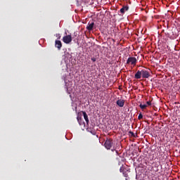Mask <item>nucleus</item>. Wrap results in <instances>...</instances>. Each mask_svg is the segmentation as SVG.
Here are the masks:
<instances>
[{"label":"nucleus","instance_id":"0eeeda50","mask_svg":"<svg viewBox=\"0 0 180 180\" xmlns=\"http://www.w3.org/2000/svg\"><path fill=\"white\" fill-rule=\"evenodd\" d=\"M142 76V73H141V70H138L137 72L135 74V79H140L141 78Z\"/></svg>","mask_w":180,"mask_h":180},{"label":"nucleus","instance_id":"6e6552de","mask_svg":"<svg viewBox=\"0 0 180 180\" xmlns=\"http://www.w3.org/2000/svg\"><path fill=\"white\" fill-rule=\"evenodd\" d=\"M94 26H95V23L94 22L89 23L87 27H86L87 30L91 32V30H94Z\"/></svg>","mask_w":180,"mask_h":180},{"label":"nucleus","instance_id":"dca6fc26","mask_svg":"<svg viewBox=\"0 0 180 180\" xmlns=\"http://www.w3.org/2000/svg\"><path fill=\"white\" fill-rule=\"evenodd\" d=\"M123 175L125 178H127V176H129V174H127V172H123Z\"/></svg>","mask_w":180,"mask_h":180},{"label":"nucleus","instance_id":"9d476101","mask_svg":"<svg viewBox=\"0 0 180 180\" xmlns=\"http://www.w3.org/2000/svg\"><path fill=\"white\" fill-rule=\"evenodd\" d=\"M127 11H129V6H124L120 9L121 13H124Z\"/></svg>","mask_w":180,"mask_h":180},{"label":"nucleus","instance_id":"a211bd4d","mask_svg":"<svg viewBox=\"0 0 180 180\" xmlns=\"http://www.w3.org/2000/svg\"><path fill=\"white\" fill-rule=\"evenodd\" d=\"M91 61H93V63H95V61H96V58H91Z\"/></svg>","mask_w":180,"mask_h":180},{"label":"nucleus","instance_id":"4468645a","mask_svg":"<svg viewBox=\"0 0 180 180\" xmlns=\"http://www.w3.org/2000/svg\"><path fill=\"white\" fill-rule=\"evenodd\" d=\"M129 134H131V137H136V134H134V133L133 131H129Z\"/></svg>","mask_w":180,"mask_h":180},{"label":"nucleus","instance_id":"f8f14e48","mask_svg":"<svg viewBox=\"0 0 180 180\" xmlns=\"http://www.w3.org/2000/svg\"><path fill=\"white\" fill-rule=\"evenodd\" d=\"M77 122L79 123V124H81V121L82 120V117L77 116Z\"/></svg>","mask_w":180,"mask_h":180},{"label":"nucleus","instance_id":"7ed1b4c3","mask_svg":"<svg viewBox=\"0 0 180 180\" xmlns=\"http://www.w3.org/2000/svg\"><path fill=\"white\" fill-rule=\"evenodd\" d=\"M127 64H131V65H136V64H137V59L134 57H129L127 60Z\"/></svg>","mask_w":180,"mask_h":180},{"label":"nucleus","instance_id":"423d86ee","mask_svg":"<svg viewBox=\"0 0 180 180\" xmlns=\"http://www.w3.org/2000/svg\"><path fill=\"white\" fill-rule=\"evenodd\" d=\"M117 105L120 106V108H123L124 106V100L120 99L117 101Z\"/></svg>","mask_w":180,"mask_h":180},{"label":"nucleus","instance_id":"aec40b11","mask_svg":"<svg viewBox=\"0 0 180 180\" xmlns=\"http://www.w3.org/2000/svg\"><path fill=\"white\" fill-rule=\"evenodd\" d=\"M61 37L60 36H59V37H58V39H60Z\"/></svg>","mask_w":180,"mask_h":180},{"label":"nucleus","instance_id":"f3484780","mask_svg":"<svg viewBox=\"0 0 180 180\" xmlns=\"http://www.w3.org/2000/svg\"><path fill=\"white\" fill-rule=\"evenodd\" d=\"M146 105H148V106H151V101H147Z\"/></svg>","mask_w":180,"mask_h":180},{"label":"nucleus","instance_id":"39448f33","mask_svg":"<svg viewBox=\"0 0 180 180\" xmlns=\"http://www.w3.org/2000/svg\"><path fill=\"white\" fill-rule=\"evenodd\" d=\"M55 46L57 47L58 50H61V48L63 47V44L61 43V41L56 40L55 41Z\"/></svg>","mask_w":180,"mask_h":180},{"label":"nucleus","instance_id":"f257e3e1","mask_svg":"<svg viewBox=\"0 0 180 180\" xmlns=\"http://www.w3.org/2000/svg\"><path fill=\"white\" fill-rule=\"evenodd\" d=\"M114 143L115 141H113V139H107L106 141H105L104 147H105L107 150H110V148L113 147Z\"/></svg>","mask_w":180,"mask_h":180},{"label":"nucleus","instance_id":"4be33fe9","mask_svg":"<svg viewBox=\"0 0 180 180\" xmlns=\"http://www.w3.org/2000/svg\"><path fill=\"white\" fill-rule=\"evenodd\" d=\"M116 153H117V150H116Z\"/></svg>","mask_w":180,"mask_h":180},{"label":"nucleus","instance_id":"2eb2a0df","mask_svg":"<svg viewBox=\"0 0 180 180\" xmlns=\"http://www.w3.org/2000/svg\"><path fill=\"white\" fill-rule=\"evenodd\" d=\"M124 167H121L120 169V172H124Z\"/></svg>","mask_w":180,"mask_h":180},{"label":"nucleus","instance_id":"1a4fd4ad","mask_svg":"<svg viewBox=\"0 0 180 180\" xmlns=\"http://www.w3.org/2000/svg\"><path fill=\"white\" fill-rule=\"evenodd\" d=\"M82 113L83 114L84 120H86V123H89V119L88 118V115L86 114V112L84 111H82Z\"/></svg>","mask_w":180,"mask_h":180},{"label":"nucleus","instance_id":"9b49d317","mask_svg":"<svg viewBox=\"0 0 180 180\" xmlns=\"http://www.w3.org/2000/svg\"><path fill=\"white\" fill-rule=\"evenodd\" d=\"M139 107L141 108V109H146V108H147V105H143V104H140Z\"/></svg>","mask_w":180,"mask_h":180},{"label":"nucleus","instance_id":"412c9836","mask_svg":"<svg viewBox=\"0 0 180 180\" xmlns=\"http://www.w3.org/2000/svg\"><path fill=\"white\" fill-rule=\"evenodd\" d=\"M125 180H127V178H126Z\"/></svg>","mask_w":180,"mask_h":180},{"label":"nucleus","instance_id":"f03ea898","mask_svg":"<svg viewBox=\"0 0 180 180\" xmlns=\"http://www.w3.org/2000/svg\"><path fill=\"white\" fill-rule=\"evenodd\" d=\"M63 41L65 43V44H70V43L72 41V37H71L70 34L66 35L63 37Z\"/></svg>","mask_w":180,"mask_h":180},{"label":"nucleus","instance_id":"6ab92c4d","mask_svg":"<svg viewBox=\"0 0 180 180\" xmlns=\"http://www.w3.org/2000/svg\"><path fill=\"white\" fill-rule=\"evenodd\" d=\"M111 151H115V149H112Z\"/></svg>","mask_w":180,"mask_h":180},{"label":"nucleus","instance_id":"ddd939ff","mask_svg":"<svg viewBox=\"0 0 180 180\" xmlns=\"http://www.w3.org/2000/svg\"><path fill=\"white\" fill-rule=\"evenodd\" d=\"M141 119H143V114H141V113H139V115L138 116V120H141Z\"/></svg>","mask_w":180,"mask_h":180},{"label":"nucleus","instance_id":"20e7f679","mask_svg":"<svg viewBox=\"0 0 180 180\" xmlns=\"http://www.w3.org/2000/svg\"><path fill=\"white\" fill-rule=\"evenodd\" d=\"M141 73H142V78H150V70L143 69L141 70Z\"/></svg>","mask_w":180,"mask_h":180}]
</instances>
